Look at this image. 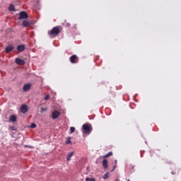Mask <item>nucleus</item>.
<instances>
[{"label": "nucleus", "instance_id": "nucleus-16", "mask_svg": "<svg viewBox=\"0 0 181 181\" xmlns=\"http://www.w3.org/2000/svg\"><path fill=\"white\" fill-rule=\"evenodd\" d=\"M73 155H74V152H71L68 154L67 156V160H70V159H71V157L73 156Z\"/></svg>", "mask_w": 181, "mask_h": 181}, {"label": "nucleus", "instance_id": "nucleus-17", "mask_svg": "<svg viewBox=\"0 0 181 181\" xmlns=\"http://www.w3.org/2000/svg\"><path fill=\"white\" fill-rule=\"evenodd\" d=\"M109 175H110V173H106L104 175H103V179L105 180H106V179H108L109 177Z\"/></svg>", "mask_w": 181, "mask_h": 181}, {"label": "nucleus", "instance_id": "nucleus-21", "mask_svg": "<svg viewBox=\"0 0 181 181\" xmlns=\"http://www.w3.org/2000/svg\"><path fill=\"white\" fill-rule=\"evenodd\" d=\"M49 98H50V95H47L45 97L44 100H45V101H47V100H49Z\"/></svg>", "mask_w": 181, "mask_h": 181}, {"label": "nucleus", "instance_id": "nucleus-6", "mask_svg": "<svg viewBox=\"0 0 181 181\" xmlns=\"http://www.w3.org/2000/svg\"><path fill=\"white\" fill-rule=\"evenodd\" d=\"M15 62L19 66H23L25 64V61L21 58H16Z\"/></svg>", "mask_w": 181, "mask_h": 181}, {"label": "nucleus", "instance_id": "nucleus-27", "mask_svg": "<svg viewBox=\"0 0 181 181\" xmlns=\"http://www.w3.org/2000/svg\"><path fill=\"white\" fill-rule=\"evenodd\" d=\"M127 181H131V180H127Z\"/></svg>", "mask_w": 181, "mask_h": 181}, {"label": "nucleus", "instance_id": "nucleus-24", "mask_svg": "<svg viewBox=\"0 0 181 181\" xmlns=\"http://www.w3.org/2000/svg\"><path fill=\"white\" fill-rule=\"evenodd\" d=\"M116 168H117V165H114L113 169L111 170V172H114V170H115Z\"/></svg>", "mask_w": 181, "mask_h": 181}, {"label": "nucleus", "instance_id": "nucleus-7", "mask_svg": "<svg viewBox=\"0 0 181 181\" xmlns=\"http://www.w3.org/2000/svg\"><path fill=\"white\" fill-rule=\"evenodd\" d=\"M19 19H28V13L25 11H21L20 13Z\"/></svg>", "mask_w": 181, "mask_h": 181}, {"label": "nucleus", "instance_id": "nucleus-15", "mask_svg": "<svg viewBox=\"0 0 181 181\" xmlns=\"http://www.w3.org/2000/svg\"><path fill=\"white\" fill-rule=\"evenodd\" d=\"M8 11L13 12V11H15V6H13V4H10L8 6Z\"/></svg>", "mask_w": 181, "mask_h": 181}, {"label": "nucleus", "instance_id": "nucleus-19", "mask_svg": "<svg viewBox=\"0 0 181 181\" xmlns=\"http://www.w3.org/2000/svg\"><path fill=\"white\" fill-rule=\"evenodd\" d=\"M71 138L70 137H68L66 141V145H69V144H71V141L70 140Z\"/></svg>", "mask_w": 181, "mask_h": 181}, {"label": "nucleus", "instance_id": "nucleus-11", "mask_svg": "<svg viewBox=\"0 0 181 181\" xmlns=\"http://www.w3.org/2000/svg\"><path fill=\"white\" fill-rule=\"evenodd\" d=\"M13 50V46L12 45H8L5 48V52L7 53H11Z\"/></svg>", "mask_w": 181, "mask_h": 181}, {"label": "nucleus", "instance_id": "nucleus-5", "mask_svg": "<svg viewBox=\"0 0 181 181\" xmlns=\"http://www.w3.org/2000/svg\"><path fill=\"white\" fill-rule=\"evenodd\" d=\"M52 117L53 119L59 118V117H60V112L57 110L54 111L52 114Z\"/></svg>", "mask_w": 181, "mask_h": 181}, {"label": "nucleus", "instance_id": "nucleus-14", "mask_svg": "<svg viewBox=\"0 0 181 181\" xmlns=\"http://www.w3.org/2000/svg\"><path fill=\"white\" fill-rule=\"evenodd\" d=\"M110 156H112V151H110L105 156H103V159H107V158H110Z\"/></svg>", "mask_w": 181, "mask_h": 181}, {"label": "nucleus", "instance_id": "nucleus-26", "mask_svg": "<svg viewBox=\"0 0 181 181\" xmlns=\"http://www.w3.org/2000/svg\"><path fill=\"white\" fill-rule=\"evenodd\" d=\"M115 181H119V180L117 179Z\"/></svg>", "mask_w": 181, "mask_h": 181}, {"label": "nucleus", "instance_id": "nucleus-12", "mask_svg": "<svg viewBox=\"0 0 181 181\" xmlns=\"http://www.w3.org/2000/svg\"><path fill=\"white\" fill-rule=\"evenodd\" d=\"M16 119H17V117H16V115H12L9 117L10 122H13V123L16 122Z\"/></svg>", "mask_w": 181, "mask_h": 181}, {"label": "nucleus", "instance_id": "nucleus-25", "mask_svg": "<svg viewBox=\"0 0 181 181\" xmlns=\"http://www.w3.org/2000/svg\"><path fill=\"white\" fill-rule=\"evenodd\" d=\"M117 160H115V165H117Z\"/></svg>", "mask_w": 181, "mask_h": 181}, {"label": "nucleus", "instance_id": "nucleus-18", "mask_svg": "<svg viewBox=\"0 0 181 181\" xmlns=\"http://www.w3.org/2000/svg\"><path fill=\"white\" fill-rule=\"evenodd\" d=\"M85 180L86 181H95V178H94V177H91V178L86 177Z\"/></svg>", "mask_w": 181, "mask_h": 181}, {"label": "nucleus", "instance_id": "nucleus-1", "mask_svg": "<svg viewBox=\"0 0 181 181\" xmlns=\"http://www.w3.org/2000/svg\"><path fill=\"white\" fill-rule=\"evenodd\" d=\"M62 30L63 28L61 26H56L48 32V35L50 37H56V36H57L59 33H61Z\"/></svg>", "mask_w": 181, "mask_h": 181}, {"label": "nucleus", "instance_id": "nucleus-3", "mask_svg": "<svg viewBox=\"0 0 181 181\" xmlns=\"http://www.w3.org/2000/svg\"><path fill=\"white\" fill-rule=\"evenodd\" d=\"M69 62L72 64H76V63H78V57L76 54H73L72 56L70 57Z\"/></svg>", "mask_w": 181, "mask_h": 181}, {"label": "nucleus", "instance_id": "nucleus-23", "mask_svg": "<svg viewBox=\"0 0 181 181\" xmlns=\"http://www.w3.org/2000/svg\"><path fill=\"white\" fill-rule=\"evenodd\" d=\"M47 109L45 108V107H42L41 108V112H45V111H47Z\"/></svg>", "mask_w": 181, "mask_h": 181}, {"label": "nucleus", "instance_id": "nucleus-13", "mask_svg": "<svg viewBox=\"0 0 181 181\" xmlns=\"http://www.w3.org/2000/svg\"><path fill=\"white\" fill-rule=\"evenodd\" d=\"M17 50L18 52H23V50H25V46L23 45L17 46Z\"/></svg>", "mask_w": 181, "mask_h": 181}, {"label": "nucleus", "instance_id": "nucleus-20", "mask_svg": "<svg viewBox=\"0 0 181 181\" xmlns=\"http://www.w3.org/2000/svg\"><path fill=\"white\" fill-rule=\"evenodd\" d=\"M71 134H73L76 131V128L74 127H70Z\"/></svg>", "mask_w": 181, "mask_h": 181}, {"label": "nucleus", "instance_id": "nucleus-4", "mask_svg": "<svg viewBox=\"0 0 181 181\" xmlns=\"http://www.w3.org/2000/svg\"><path fill=\"white\" fill-rule=\"evenodd\" d=\"M20 111L22 114H26V112H28V105H22L20 108Z\"/></svg>", "mask_w": 181, "mask_h": 181}, {"label": "nucleus", "instance_id": "nucleus-9", "mask_svg": "<svg viewBox=\"0 0 181 181\" xmlns=\"http://www.w3.org/2000/svg\"><path fill=\"white\" fill-rule=\"evenodd\" d=\"M30 25H32V22L29 21H23V26L24 28H28V26H30Z\"/></svg>", "mask_w": 181, "mask_h": 181}, {"label": "nucleus", "instance_id": "nucleus-2", "mask_svg": "<svg viewBox=\"0 0 181 181\" xmlns=\"http://www.w3.org/2000/svg\"><path fill=\"white\" fill-rule=\"evenodd\" d=\"M82 131L83 134H91V131H93V127L90 124H84L82 127Z\"/></svg>", "mask_w": 181, "mask_h": 181}, {"label": "nucleus", "instance_id": "nucleus-10", "mask_svg": "<svg viewBox=\"0 0 181 181\" xmlns=\"http://www.w3.org/2000/svg\"><path fill=\"white\" fill-rule=\"evenodd\" d=\"M30 87H31L30 83L25 84L23 88V91H29L30 90Z\"/></svg>", "mask_w": 181, "mask_h": 181}, {"label": "nucleus", "instance_id": "nucleus-28", "mask_svg": "<svg viewBox=\"0 0 181 181\" xmlns=\"http://www.w3.org/2000/svg\"><path fill=\"white\" fill-rule=\"evenodd\" d=\"M12 129H13V127H12Z\"/></svg>", "mask_w": 181, "mask_h": 181}, {"label": "nucleus", "instance_id": "nucleus-8", "mask_svg": "<svg viewBox=\"0 0 181 181\" xmlns=\"http://www.w3.org/2000/svg\"><path fill=\"white\" fill-rule=\"evenodd\" d=\"M102 165H103L104 169H107L108 168V160H107V158H103Z\"/></svg>", "mask_w": 181, "mask_h": 181}, {"label": "nucleus", "instance_id": "nucleus-22", "mask_svg": "<svg viewBox=\"0 0 181 181\" xmlns=\"http://www.w3.org/2000/svg\"><path fill=\"white\" fill-rule=\"evenodd\" d=\"M30 128H36V124L32 123L30 125Z\"/></svg>", "mask_w": 181, "mask_h": 181}]
</instances>
